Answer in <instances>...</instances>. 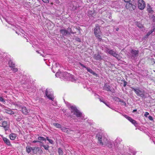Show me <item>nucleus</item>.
I'll list each match as a JSON object with an SVG mask.
<instances>
[{"label": "nucleus", "mask_w": 155, "mask_h": 155, "mask_svg": "<svg viewBox=\"0 0 155 155\" xmlns=\"http://www.w3.org/2000/svg\"><path fill=\"white\" fill-rule=\"evenodd\" d=\"M1 137L2 138L3 140L4 143L7 145L9 146H11V144L10 143V140L7 138L3 137L2 135H1Z\"/></svg>", "instance_id": "nucleus-16"}, {"label": "nucleus", "mask_w": 155, "mask_h": 155, "mask_svg": "<svg viewBox=\"0 0 155 155\" xmlns=\"http://www.w3.org/2000/svg\"><path fill=\"white\" fill-rule=\"evenodd\" d=\"M58 153L59 155H63V152L61 148H59L58 149Z\"/></svg>", "instance_id": "nucleus-28"}, {"label": "nucleus", "mask_w": 155, "mask_h": 155, "mask_svg": "<svg viewBox=\"0 0 155 155\" xmlns=\"http://www.w3.org/2000/svg\"><path fill=\"white\" fill-rule=\"evenodd\" d=\"M61 34L62 35V36H66L67 35H70V33L65 29H61L59 31Z\"/></svg>", "instance_id": "nucleus-14"}, {"label": "nucleus", "mask_w": 155, "mask_h": 155, "mask_svg": "<svg viewBox=\"0 0 155 155\" xmlns=\"http://www.w3.org/2000/svg\"><path fill=\"white\" fill-rule=\"evenodd\" d=\"M61 75L64 77L65 78H71L72 79V80L75 81V79L74 78V76L68 73L67 72H62L61 73Z\"/></svg>", "instance_id": "nucleus-10"}, {"label": "nucleus", "mask_w": 155, "mask_h": 155, "mask_svg": "<svg viewBox=\"0 0 155 155\" xmlns=\"http://www.w3.org/2000/svg\"><path fill=\"white\" fill-rule=\"evenodd\" d=\"M113 99L114 101H117L118 102H120L121 101V99L119 97H114L113 98Z\"/></svg>", "instance_id": "nucleus-29"}, {"label": "nucleus", "mask_w": 155, "mask_h": 155, "mask_svg": "<svg viewBox=\"0 0 155 155\" xmlns=\"http://www.w3.org/2000/svg\"><path fill=\"white\" fill-rule=\"evenodd\" d=\"M100 101H101V102H102L104 103L105 101H104L102 99L100 98Z\"/></svg>", "instance_id": "nucleus-53"}, {"label": "nucleus", "mask_w": 155, "mask_h": 155, "mask_svg": "<svg viewBox=\"0 0 155 155\" xmlns=\"http://www.w3.org/2000/svg\"><path fill=\"white\" fill-rule=\"evenodd\" d=\"M26 151L28 153H29L31 152V150H32L33 147H31L29 145H28L26 147Z\"/></svg>", "instance_id": "nucleus-21"}, {"label": "nucleus", "mask_w": 155, "mask_h": 155, "mask_svg": "<svg viewBox=\"0 0 155 155\" xmlns=\"http://www.w3.org/2000/svg\"><path fill=\"white\" fill-rule=\"evenodd\" d=\"M0 126L3 127L6 132L8 130L9 128V125L8 124L7 122L5 121H2ZM6 134H7L6 132Z\"/></svg>", "instance_id": "nucleus-8"}, {"label": "nucleus", "mask_w": 155, "mask_h": 155, "mask_svg": "<svg viewBox=\"0 0 155 155\" xmlns=\"http://www.w3.org/2000/svg\"><path fill=\"white\" fill-rule=\"evenodd\" d=\"M32 152L33 153L35 154L37 153L38 152L39 153L41 154L43 153V151L41 150V148L37 147H33Z\"/></svg>", "instance_id": "nucleus-13"}, {"label": "nucleus", "mask_w": 155, "mask_h": 155, "mask_svg": "<svg viewBox=\"0 0 155 155\" xmlns=\"http://www.w3.org/2000/svg\"><path fill=\"white\" fill-rule=\"evenodd\" d=\"M6 21L8 23H9V24H11V25H12V24H11L10 23V21H8L7 20H6Z\"/></svg>", "instance_id": "nucleus-55"}, {"label": "nucleus", "mask_w": 155, "mask_h": 155, "mask_svg": "<svg viewBox=\"0 0 155 155\" xmlns=\"http://www.w3.org/2000/svg\"><path fill=\"white\" fill-rule=\"evenodd\" d=\"M123 81L124 82V85L123 86L124 87H125L126 85H127V82H126L125 80H123Z\"/></svg>", "instance_id": "nucleus-41"}, {"label": "nucleus", "mask_w": 155, "mask_h": 155, "mask_svg": "<svg viewBox=\"0 0 155 155\" xmlns=\"http://www.w3.org/2000/svg\"><path fill=\"white\" fill-rule=\"evenodd\" d=\"M120 101H120V102H121L122 103V104L124 105H126V103L123 100H121Z\"/></svg>", "instance_id": "nucleus-47"}, {"label": "nucleus", "mask_w": 155, "mask_h": 155, "mask_svg": "<svg viewBox=\"0 0 155 155\" xmlns=\"http://www.w3.org/2000/svg\"><path fill=\"white\" fill-rule=\"evenodd\" d=\"M53 125L58 128H60L61 127V125L58 123H53Z\"/></svg>", "instance_id": "nucleus-30"}, {"label": "nucleus", "mask_w": 155, "mask_h": 155, "mask_svg": "<svg viewBox=\"0 0 155 155\" xmlns=\"http://www.w3.org/2000/svg\"><path fill=\"white\" fill-rule=\"evenodd\" d=\"M94 33L98 40L101 41L102 40V32L101 31L100 26L98 24L95 25L94 29Z\"/></svg>", "instance_id": "nucleus-2"}, {"label": "nucleus", "mask_w": 155, "mask_h": 155, "mask_svg": "<svg viewBox=\"0 0 155 155\" xmlns=\"http://www.w3.org/2000/svg\"><path fill=\"white\" fill-rule=\"evenodd\" d=\"M96 137L98 139L100 143L101 144V145H103V142H102V137L101 135H97L96 136Z\"/></svg>", "instance_id": "nucleus-24"}, {"label": "nucleus", "mask_w": 155, "mask_h": 155, "mask_svg": "<svg viewBox=\"0 0 155 155\" xmlns=\"http://www.w3.org/2000/svg\"><path fill=\"white\" fill-rule=\"evenodd\" d=\"M44 3H48L49 2V0H42Z\"/></svg>", "instance_id": "nucleus-48"}, {"label": "nucleus", "mask_w": 155, "mask_h": 155, "mask_svg": "<svg viewBox=\"0 0 155 155\" xmlns=\"http://www.w3.org/2000/svg\"><path fill=\"white\" fill-rule=\"evenodd\" d=\"M119 113L120 114H121V113H120V112H119Z\"/></svg>", "instance_id": "nucleus-63"}, {"label": "nucleus", "mask_w": 155, "mask_h": 155, "mask_svg": "<svg viewBox=\"0 0 155 155\" xmlns=\"http://www.w3.org/2000/svg\"><path fill=\"white\" fill-rule=\"evenodd\" d=\"M152 18L153 19V21L155 22V16L154 15H153L152 17Z\"/></svg>", "instance_id": "nucleus-51"}, {"label": "nucleus", "mask_w": 155, "mask_h": 155, "mask_svg": "<svg viewBox=\"0 0 155 155\" xmlns=\"http://www.w3.org/2000/svg\"><path fill=\"white\" fill-rule=\"evenodd\" d=\"M137 109H135V110H133V112H135V111H137Z\"/></svg>", "instance_id": "nucleus-59"}, {"label": "nucleus", "mask_w": 155, "mask_h": 155, "mask_svg": "<svg viewBox=\"0 0 155 155\" xmlns=\"http://www.w3.org/2000/svg\"><path fill=\"white\" fill-rule=\"evenodd\" d=\"M118 138H117V139L116 140V142H117V143L118 142Z\"/></svg>", "instance_id": "nucleus-57"}, {"label": "nucleus", "mask_w": 155, "mask_h": 155, "mask_svg": "<svg viewBox=\"0 0 155 155\" xmlns=\"http://www.w3.org/2000/svg\"><path fill=\"white\" fill-rule=\"evenodd\" d=\"M134 1V0H133L131 2L127 3L126 4V8L129 9L130 11L134 10L136 8V3L133 2Z\"/></svg>", "instance_id": "nucleus-3"}, {"label": "nucleus", "mask_w": 155, "mask_h": 155, "mask_svg": "<svg viewBox=\"0 0 155 155\" xmlns=\"http://www.w3.org/2000/svg\"><path fill=\"white\" fill-rule=\"evenodd\" d=\"M79 64L83 68H86L88 72L94 75L97 76V74L96 73L94 72L90 68L86 67L85 65H84L81 62H79Z\"/></svg>", "instance_id": "nucleus-9"}, {"label": "nucleus", "mask_w": 155, "mask_h": 155, "mask_svg": "<svg viewBox=\"0 0 155 155\" xmlns=\"http://www.w3.org/2000/svg\"><path fill=\"white\" fill-rule=\"evenodd\" d=\"M75 40L78 42H81V39L80 38L78 37H76L75 38Z\"/></svg>", "instance_id": "nucleus-40"}, {"label": "nucleus", "mask_w": 155, "mask_h": 155, "mask_svg": "<svg viewBox=\"0 0 155 155\" xmlns=\"http://www.w3.org/2000/svg\"><path fill=\"white\" fill-rule=\"evenodd\" d=\"M122 115L125 117L126 118V119H127L129 121H130L131 120H132V118L126 115H123L122 114Z\"/></svg>", "instance_id": "nucleus-34"}, {"label": "nucleus", "mask_w": 155, "mask_h": 155, "mask_svg": "<svg viewBox=\"0 0 155 155\" xmlns=\"http://www.w3.org/2000/svg\"><path fill=\"white\" fill-rule=\"evenodd\" d=\"M13 104L16 106L19 107L20 108H21L22 107V106L21 105L16 103H13Z\"/></svg>", "instance_id": "nucleus-36"}, {"label": "nucleus", "mask_w": 155, "mask_h": 155, "mask_svg": "<svg viewBox=\"0 0 155 155\" xmlns=\"http://www.w3.org/2000/svg\"><path fill=\"white\" fill-rule=\"evenodd\" d=\"M38 139L40 141V140L42 141H46V139L43 137H39L38 138Z\"/></svg>", "instance_id": "nucleus-31"}, {"label": "nucleus", "mask_w": 155, "mask_h": 155, "mask_svg": "<svg viewBox=\"0 0 155 155\" xmlns=\"http://www.w3.org/2000/svg\"><path fill=\"white\" fill-rule=\"evenodd\" d=\"M67 30H68V31L70 33V34H76V32H74L73 31H72L71 29V28H70L69 27L68 28H67Z\"/></svg>", "instance_id": "nucleus-35"}, {"label": "nucleus", "mask_w": 155, "mask_h": 155, "mask_svg": "<svg viewBox=\"0 0 155 155\" xmlns=\"http://www.w3.org/2000/svg\"><path fill=\"white\" fill-rule=\"evenodd\" d=\"M32 143H41L42 142L40 141H39V140H34V141H33L32 142Z\"/></svg>", "instance_id": "nucleus-43"}, {"label": "nucleus", "mask_w": 155, "mask_h": 155, "mask_svg": "<svg viewBox=\"0 0 155 155\" xmlns=\"http://www.w3.org/2000/svg\"><path fill=\"white\" fill-rule=\"evenodd\" d=\"M118 29H119V28H116V31H117L118 30Z\"/></svg>", "instance_id": "nucleus-60"}, {"label": "nucleus", "mask_w": 155, "mask_h": 155, "mask_svg": "<svg viewBox=\"0 0 155 155\" xmlns=\"http://www.w3.org/2000/svg\"><path fill=\"white\" fill-rule=\"evenodd\" d=\"M136 25L137 26L140 28H142L143 27V25L139 22H137Z\"/></svg>", "instance_id": "nucleus-32"}, {"label": "nucleus", "mask_w": 155, "mask_h": 155, "mask_svg": "<svg viewBox=\"0 0 155 155\" xmlns=\"http://www.w3.org/2000/svg\"><path fill=\"white\" fill-rule=\"evenodd\" d=\"M61 130L62 131L67 132V133H69L71 131H73V130H70L68 128H66L64 127H61Z\"/></svg>", "instance_id": "nucleus-19"}, {"label": "nucleus", "mask_w": 155, "mask_h": 155, "mask_svg": "<svg viewBox=\"0 0 155 155\" xmlns=\"http://www.w3.org/2000/svg\"><path fill=\"white\" fill-rule=\"evenodd\" d=\"M103 90L107 91H110L112 93H115V91L114 89H112L111 87L107 83H105L103 87Z\"/></svg>", "instance_id": "nucleus-7"}, {"label": "nucleus", "mask_w": 155, "mask_h": 155, "mask_svg": "<svg viewBox=\"0 0 155 155\" xmlns=\"http://www.w3.org/2000/svg\"><path fill=\"white\" fill-rule=\"evenodd\" d=\"M147 10L150 14H153L154 12L152 8L149 4H147Z\"/></svg>", "instance_id": "nucleus-17"}, {"label": "nucleus", "mask_w": 155, "mask_h": 155, "mask_svg": "<svg viewBox=\"0 0 155 155\" xmlns=\"http://www.w3.org/2000/svg\"><path fill=\"white\" fill-rule=\"evenodd\" d=\"M3 116L0 115V121L3 120Z\"/></svg>", "instance_id": "nucleus-52"}, {"label": "nucleus", "mask_w": 155, "mask_h": 155, "mask_svg": "<svg viewBox=\"0 0 155 155\" xmlns=\"http://www.w3.org/2000/svg\"><path fill=\"white\" fill-rule=\"evenodd\" d=\"M149 114L148 112H145V113L144 114V115L145 117H147V116L149 115Z\"/></svg>", "instance_id": "nucleus-45"}, {"label": "nucleus", "mask_w": 155, "mask_h": 155, "mask_svg": "<svg viewBox=\"0 0 155 155\" xmlns=\"http://www.w3.org/2000/svg\"><path fill=\"white\" fill-rule=\"evenodd\" d=\"M41 146L43 147L44 149L46 150H48L49 147V146L48 145H45L42 144L41 145Z\"/></svg>", "instance_id": "nucleus-33"}, {"label": "nucleus", "mask_w": 155, "mask_h": 155, "mask_svg": "<svg viewBox=\"0 0 155 155\" xmlns=\"http://www.w3.org/2000/svg\"><path fill=\"white\" fill-rule=\"evenodd\" d=\"M108 18H109L110 19H111V18H112V16H111V15H110L109 17H108Z\"/></svg>", "instance_id": "nucleus-54"}, {"label": "nucleus", "mask_w": 155, "mask_h": 155, "mask_svg": "<svg viewBox=\"0 0 155 155\" xmlns=\"http://www.w3.org/2000/svg\"><path fill=\"white\" fill-rule=\"evenodd\" d=\"M55 76L57 77L58 76V73H56V74H55Z\"/></svg>", "instance_id": "nucleus-56"}, {"label": "nucleus", "mask_w": 155, "mask_h": 155, "mask_svg": "<svg viewBox=\"0 0 155 155\" xmlns=\"http://www.w3.org/2000/svg\"><path fill=\"white\" fill-rule=\"evenodd\" d=\"M107 52L109 54L113 56L114 57H117L118 55L115 52L112 50L109 49H107Z\"/></svg>", "instance_id": "nucleus-15"}, {"label": "nucleus", "mask_w": 155, "mask_h": 155, "mask_svg": "<svg viewBox=\"0 0 155 155\" xmlns=\"http://www.w3.org/2000/svg\"><path fill=\"white\" fill-rule=\"evenodd\" d=\"M5 112L7 114L12 115L14 114V112L11 109H5Z\"/></svg>", "instance_id": "nucleus-23"}, {"label": "nucleus", "mask_w": 155, "mask_h": 155, "mask_svg": "<svg viewBox=\"0 0 155 155\" xmlns=\"http://www.w3.org/2000/svg\"><path fill=\"white\" fill-rule=\"evenodd\" d=\"M10 139L12 140H15L17 137V134L15 133H12L9 135Z\"/></svg>", "instance_id": "nucleus-20"}, {"label": "nucleus", "mask_w": 155, "mask_h": 155, "mask_svg": "<svg viewBox=\"0 0 155 155\" xmlns=\"http://www.w3.org/2000/svg\"><path fill=\"white\" fill-rule=\"evenodd\" d=\"M45 95L50 100L53 101L54 98L52 94L49 92L48 89H46L45 91Z\"/></svg>", "instance_id": "nucleus-11"}, {"label": "nucleus", "mask_w": 155, "mask_h": 155, "mask_svg": "<svg viewBox=\"0 0 155 155\" xmlns=\"http://www.w3.org/2000/svg\"><path fill=\"white\" fill-rule=\"evenodd\" d=\"M125 2L126 3L131 2V0H124Z\"/></svg>", "instance_id": "nucleus-49"}, {"label": "nucleus", "mask_w": 155, "mask_h": 155, "mask_svg": "<svg viewBox=\"0 0 155 155\" xmlns=\"http://www.w3.org/2000/svg\"><path fill=\"white\" fill-rule=\"evenodd\" d=\"M77 8V7L76 6H73L72 8V10H73L75 11V10H76Z\"/></svg>", "instance_id": "nucleus-50"}, {"label": "nucleus", "mask_w": 155, "mask_h": 155, "mask_svg": "<svg viewBox=\"0 0 155 155\" xmlns=\"http://www.w3.org/2000/svg\"><path fill=\"white\" fill-rule=\"evenodd\" d=\"M114 146V144L113 142H110L108 143V146L109 148H112Z\"/></svg>", "instance_id": "nucleus-25"}, {"label": "nucleus", "mask_w": 155, "mask_h": 155, "mask_svg": "<svg viewBox=\"0 0 155 155\" xmlns=\"http://www.w3.org/2000/svg\"><path fill=\"white\" fill-rule=\"evenodd\" d=\"M94 58L96 60H101L102 58L101 56L98 54H94Z\"/></svg>", "instance_id": "nucleus-18"}, {"label": "nucleus", "mask_w": 155, "mask_h": 155, "mask_svg": "<svg viewBox=\"0 0 155 155\" xmlns=\"http://www.w3.org/2000/svg\"><path fill=\"white\" fill-rule=\"evenodd\" d=\"M154 29H153L149 31L147 33V34L146 35L145 37H147L149 36L154 31Z\"/></svg>", "instance_id": "nucleus-26"}, {"label": "nucleus", "mask_w": 155, "mask_h": 155, "mask_svg": "<svg viewBox=\"0 0 155 155\" xmlns=\"http://www.w3.org/2000/svg\"><path fill=\"white\" fill-rule=\"evenodd\" d=\"M36 52H37V53H39V52L38 51H36Z\"/></svg>", "instance_id": "nucleus-61"}, {"label": "nucleus", "mask_w": 155, "mask_h": 155, "mask_svg": "<svg viewBox=\"0 0 155 155\" xmlns=\"http://www.w3.org/2000/svg\"><path fill=\"white\" fill-rule=\"evenodd\" d=\"M49 155H54L52 154H50Z\"/></svg>", "instance_id": "nucleus-62"}, {"label": "nucleus", "mask_w": 155, "mask_h": 155, "mask_svg": "<svg viewBox=\"0 0 155 155\" xmlns=\"http://www.w3.org/2000/svg\"><path fill=\"white\" fill-rule=\"evenodd\" d=\"M133 124H134L135 126H137L138 125L137 122L135 120L132 119V120L130 121Z\"/></svg>", "instance_id": "nucleus-27"}, {"label": "nucleus", "mask_w": 155, "mask_h": 155, "mask_svg": "<svg viewBox=\"0 0 155 155\" xmlns=\"http://www.w3.org/2000/svg\"><path fill=\"white\" fill-rule=\"evenodd\" d=\"M139 51L138 50L132 49L130 52V55L132 59H134L138 55Z\"/></svg>", "instance_id": "nucleus-6"}, {"label": "nucleus", "mask_w": 155, "mask_h": 155, "mask_svg": "<svg viewBox=\"0 0 155 155\" xmlns=\"http://www.w3.org/2000/svg\"><path fill=\"white\" fill-rule=\"evenodd\" d=\"M138 7L141 10H143L145 7V3L143 0H138Z\"/></svg>", "instance_id": "nucleus-5"}, {"label": "nucleus", "mask_w": 155, "mask_h": 155, "mask_svg": "<svg viewBox=\"0 0 155 155\" xmlns=\"http://www.w3.org/2000/svg\"><path fill=\"white\" fill-rule=\"evenodd\" d=\"M21 119V116H18V117L16 119V120L18 122L20 121Z\"/></svg>", "instance_id": "nucleus-39"}, {"label": "nucleus", "mask_w": 155, "mask_h": 155, "mask_svg": "<svg viewBox=\"0 0 155 155\" xmlns=\"http://www.w3.org/2000/svg\"><path fill=\"white\" fill-rule=\"evenodd\" d=\"M0 101L1 102H5V100L3 98L0 97Z\"/></svg>", "instance_id": "nucleus-46"}, {"label": "nucleus", "mask_w": 155, "mask_h": 155, "mask_svg": "<svg viewBox=\"0 0 155 155\" xmlns=\"http://www.w3.org/2000/svg\"><path fill=\"white\" fill-rule=\"evenodd\" d=\"M148 118L151 121L153 120V117L151 116H149L148 117Z\"/></svg>", "instance_id": "nucleus-44"}, {"label": "nucleus", "mask_w": 155, "mask_h": 155, "mask_svg": "<svg viewBox=\"0 0 155 155\" xmlns=\"http://www.w3.org/2000/svg\"><path fill=\"white\" fill-rule=\"evenodd\" d=\"M11 70L13 71L14 72H15L17 71L18 70L17 68H15V67L12 68Z\"/></svg>", "instance_id": "nucleus-37"}, {"label": "nucleus", "mask_w": 155, "mask_h": 155, "mask_svg": "<svg viewBox=\"0 0 155 155\" xmlns=\"http://www.w3.org/2000/svg\"><path fill=\"white\" fill-rule=\"evenodd\" d=\"M104 104L107 106L109 108L112 109L111 106L110 105V104H109V103H107L106 102H105Z\"/></svg>", "instance_id": "nucleus-38"}, {"label": "nucleus", "mask_w": 155, "mask_h": 155, "mask_svg": "<svg viewBox=\"0 0 155 155\" xmlns=\"http://www.w3.org/2000/svg\"><path fill=\"white\" fill-rule=\"evenodd\" d=\"M21 111L22 113L25 115H29V112L30 110L29 109H27L24 106H22L21 108Z\"/></svg>", "instance_id": "nucleus-12"}, {"label": "nucleus", "mask_w": 155, "mask_h": 155, "mask_svg": "<svg viewBox=\"0 0 155 155\" xmlns=\"http://www.w3.org/2000/svg\"><path fill=\"white\" fill-rule=\"evenodd\" d=\"M48 141L51 144H53L54 143V141L52 140L49 139Z\"/></svg>", "instance_id": "nucleus-42"}, {"label": "nucleus", "mask_w": 155, "mask_h": 155, "mask_svg": "<svg viewBox=\"0 0 155 155\" xmlns=\"http://www.w3.org/2000/svg\"><path fill=\"white\" fill-rule=\"evenodd\" d=\"M71 108V114L73 113V114H70L69 117L72 118L73 115H75L77 117H81L82 116V113L80 112L77 108L75 106H72L71 105L69 107Z\"/></svg>", "instance_id": "nucleus-1"}, {"label": "nucleus", "mask_w": 155, "mask_h": 155, "mask_svg": "<svg viewBox=\"0 0 155 155\" xmlns=\"http://www.w3.org/2000/svg\"><path fill=\"white\" fill-rule=\"evenodd\" d=\"M8 64L10 67L13 68V67H15V64L13 63L11 60H9L8 62Z\"/></svg>", "instance_id": "nucleus-22"}, {"label": "nucleus", "mask_w": 155, "mask_h": 155, "mask_svg": "<svg viewBox=\"0 0 155 155\" xmlns=\"http://www.w3.org/2000/svg\"><path fill=\"white\" fill-rule=\"evenodd\" d=\"M130 88L134 91L137 96L140 97L142 98H145L144 91L140 90L139 87L135 88L133 87H130Z\"/></svg>", "instance_id": "nucleus-4"}, {"label": "nucleus", "mask_w": 155, "mask_h": 155, "mask_svg": "<svg viewBox=\"0 0 155 155\" xmlns=\"http://www.w3.org/2000/svg\"><path fill=\"white\" fill-rule=\"evenodd\" d=\"M46 139L48 141L49 140V139L48 137H46Z\"/></svg>", "instance_id": "nucleus-58"}]
</instances>
